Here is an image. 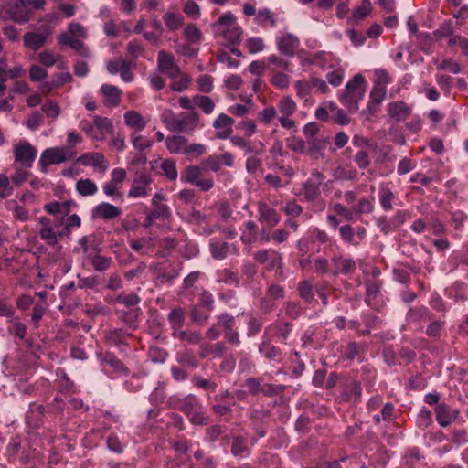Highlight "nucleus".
<instances>
[{"instance_id": "39", "label": "nucleus", "mask_w": 468, "mask_h": 468, "mask_svg": "<svg viewBox=\"0 0 468 468\" xmlns=\"http://www.w3.org/2000/svg\"><path fill=\"white\" fill-rule=\"evenodd\" d=\"M297 290L299 292L300 297L304 300L306 303H310L314 298V293L313 290V285L308 281H303L298 284Z\"/></svg>"}, {"instance_id": "32", "label": "nucleus", "mask_w": 468, "mask_h": 468, "mask_svg": "<svg viewBox=\"0 0 468 468\" xmlns=\"http://www.w3.org/2000/svg\"><path fill=\"white\" fill-rule=\"evenodd\" d=\"M333 262L336 270L343 274L351 273L356 270V262L352 259L335 257L333 259Z\"/></svg>"}, {"instance_id": "48", "label": "nucleus", "mask_w": 468, "mask_h": 468, "mask_svg": "<svg viewBox=\"0 0 468 468\" xmlns=\"http://www.w3.org/2000/svg\"><path fill=\"white\" fill-rule=\"evenodd\" d=\"M115 302L118 303H122L126 307H133L140 303V297L133 292L128 294L121 293L118 296H116Z\"/></svg>"}, {"instance_id": "27", "label": "nucleus", "mask_w": 468, "mask_h": 468, "mask_svg": "<svg viewBox=\"0 0 468 468\" xmlns=\"http://www.w3.org/2000/svg\"><path fill=\"white\" fill-rule=\"evenodd\" d=\"M195 106H197L205 114H211L215 109V102L213 100L205 95H195L193 97Z\"/></svg>"}, {"instance_id": "58", "label": "nucleus", "mask_w": 468, "mask_h": 468, "mask_svg": "<svg viewBox=\"0 0 468 468\" xmlns=\"http://www.w3.org/2000/svg\"><path fill=\"white\" fill-rule=\"evenodd\" d=\"M353 207H354L355 214L360 215V214H368V213L372 212L374 206H373V203L369 199L363 197Z\"/></svg>"}, {"instance_id": "40", "label": "nucleus", "mask_w": 468, "mask_h": 468, "mask_svg": "<svg viewBox=\"0 0 468 468\" xmlns=\"http://www.w3.org/2000/svg\"><path fill=\"white\" fill-rule=\"evenodd\" d=\"M318 130V125L315 122H309L303 128V133L307 138L308 144L313 147H319V140L316 138Z\"/></svg>"}, {"instance_id": "55", "label": "nucleus", "mask_w": 468, "mask_h": 468, "mask_svg": "<svg viewBox=\"0 0 468 468\" xmlns=\"http://www.w3.org/2000/svg\"><path fill=\"white\" fill-rule=\"evenodd\" d=\"M85 157L89 158V161L86 162L85 164L90 165L95 167H100L102 171H105L107 169V165H105V159L102 154L91 153L89 155H86Z\"/></svg>"}, {"instance_id": "63", "label": "nucleus", "mask_w": 468, "mask_h": 468, "mask_svg": "<svg viewBox=\"0 0 468 468\" xmlns=\"http://www.w3.org/2000/svg\"><path fill=\"white\" fill-rule=\"evenodd\" d=\"M452 34L453 28L450 21H444L440 25L439 28L433 32L435 38L438 40L452 36Z\"/></svg>"}, {"instance_id": "20", "label": "nucleus", "mask_w": 468, "mask_h": 468, "mask_svg": "<svg viewBox=\"0 0 468 468\" xmlns=\"http://www.w3.org/2000/svg\"><path fill=\"white\" fill-rule=\"evenodd\" d=\"M175 407L183 411L186 415L192 414L196 408H201L197 398L189 394L181 399H175Z\"/></svg>"}, {"instance_id": "35", "label": "nucleus", "mask_w": 468, "mask_h": 468, "mask_svg": "<svg viewBox=\"0 0 468 468\" xmlns=\"http://www.w3.org/2000/svg\"><path fill=\"white\" fill-rule=\"evenodd\" d=\"M93 120L97 133L102 136V140L104 139L105 133L112 132V123L108 118L97 115L94 116Z\"/></svg>"}, {"instance_id": "60", "label": "nucleus", "mask_w": 468, "mask_h": 468, "mask_svg": "<svg viewBox=\"0 0 468 468\" xmlns=\"http://www.w3.org/2000/svg\"><path fill=\"white\" fill-rule=\"evenodd\" d=\"M201 165L203 166V169L210 170L213 172H218L221 167L218 155H210L207 157L201 162Z\"/></svg>"}, {"instance_id": "46", "label": "nucleus", "mask_w": 468, "mask_h": 468, "mask_svg": "<svg viewBox=\"0 0 468 468\" xmlns=\"http://www.w3.org/2000/svg\"><path fill=\"white\" fill-rule=\"evenodd\" d=\"M259 351L261 355L270 360L275 359L281 354L280 349L274 346H271L268 341H263L260 345Z\"/></svg>"}, {"instance_id": "6", "label": "nucleus", "mask_w": 468, "mask_h": 468, "mask_svg": "<svg viewBox=\"0 0 468 468\" xmlns=\"http://www.w3.org/2000/svg\"><path fill=\"white\" fill-rule=\"evenodd\" d=\"M158 70L168 78L175 80L180 75V69L175 62V57L164 50L159 51L157 58Z\"/></svg>"}, {"instance_id": "15", "label": "nucleus", "mask_w": 468, "mask_h": 468, "mask_svg": "<svg viewBox=\"0 0 468 468\" xmlns=\"http://www.w3.org/2000/svg\"><path fill=\"white\" fill-rule=\"evenodd\" d=\"M167 320L171 327V335L183 329L186 321V310L182 307H176L171 310L167 315Z\"/></svg>"}, {"instance_id": "30", "label": "nucleus", "mask_w": 468, "mask_h": 468, "mask_svg": "<svg viewBox=\"0 0 468 468\" xmlns=\"http://www.w3.org/2000/svg\"><path fill=\"white\" fill-rule=\"evenodd\" d=\"M362 387L357 381H351L346 385V389L342 394L344 400H350L354 397V400L357 401L361 398Z\"/></svg>"}, {"instance_id": "34", "label": "nucleus", "mask_w": 468, "mask_h": 468, "mask_svg": "<svg viewBox=\"0 0 468 468\" xmlns=\"http://www.w3.org/2000/svg\"><path fill=\"white\" fill-rule=\"evenodd\" d=\"M101 362L109 365L117 372H123L128 374L127 367L112 353H105L101 357Z\"/></svg>"}, {"instance_id": "56", "label": "nucleus", "mask_w": 468, "mask_h": 468, "mask_svg": "<svg viewBox=\"0 0 468 468\" xmlns=\"http://www.w3.org/2000/svg\"><path fill=\"white\" fill-rule=\"evenodd\" d=\"M132 144L135 149L143 151L150 148L153 145V141L133 133L132 134Z\"/></svg>"}, {"instance_id": "3", "label": "nucleus", "mask_w": 468, "mask_h": 468, "mask_svg": "<svg viewBox=\"0 0 468 468\" xmlns=\"http://www.w3.org/2000/svg\"><path fill=\"white\" fill-rule=\"evenodd\" d=\"M74 151L71 147H52L46 149L40 156L39 165L43 172L52 164H61L73 158Z\"/></svg>"}, {"instance_id": "43", "label": "nucleus", "mask_w": 468, "mask_h": 468, "mask_svg": "<svg viewBox=\"0 0 468 468\" xmlns=\"http://www.w3.org/2000/svg\"><path fill=\"white\" fill-rule=\"evenodd\" d=\"M165 26L170 30H176L182 27L184 17L181 15L175 13H166L164 16Z\"/></svg>"}, {"instance_id": "12", "label": "nucleus", "mask_w": 468, "mask_h": 468, "mask_svg": "<svg viewBox=\"0 0 468 468\" xmlns=\"http://www.w3.org/2000/svg\"><path fill=\"white\" fill-rule=\"evenodd\" d=\"M459 410L452 409L445 403H441L435 408L436 420L441 427H446L454 421L459 416Z\"/></svg>"}, {"instance_id": "18", "label": "nucleus", "mask_w": 468, "mask_h": 468, "mask_svg": "<svg viewBox=\"0 0 468 468\" xmlns=\"http://www.w3.org/2000/svg\"><path fill=\"white\" fill-rule=\"evenodd\" d=\"M248 437L246 435H233L231 443V453L235 457H245L249 454Z\"/></svg>"}, {"instance_id": "59", "label": "nucleus", "mask_w": 468, "mask_h": 468, "mask_svg": "<svg viewBox=\"0 0 468 468\" xmlns=\"http://www.w3.org/2000/svg\"><path fill=\"white\" fill-rule=\"evenodd\" d=\"M246 47L250 54L261 52L264 49L265 45L261 37H250L246 41Z\"/></svg>"}, {"instance_id": "61", "label": "nucleus", "mask_w": 468, "mask_h": 468, "mask_svg": "<svg viewBox=\"0 0 468 468\" xmlns=\"http://www.w3.org/2000/svg\"><path fill=\"white\" fill-rule=\"evenodd\" d=\"M387 94L386 86L380 84H375L371 92H370V100L377 102V104H380L385 99Z\"/></svg>"}, {"instance_id": "33", "label": "nucleus", "mask_w": 468, "mask_h": 468, "mask_svg": "<svg viewBox=\"0 0 468 468\" xmlns=\"http://www.w3.org/2000/svg\"><path fill=\"white\" fill-rule=\"evenodd\" d=\"M297 109L295 101L291 97H283L278 102V111L282 115L291 116Z\"/></svg>"}, {"instance_id": "28", "label": "nucleus", "mask_w": 468, "mask_h": 468, "mask_svg": "<svg viewBox=\"0 0 468 468\" xmlns=\"http://www.w3.org/2000/svg\"><path fill=\"white\" fill-rule=\"evenodd\" d=\"M432 317V314L429 311L427 307L424 306L410 309L408 313V319L412 322L431 321Z\"/></svg>"}, {"instance_id": "8", "label": "nucleus", "mask_w": 468, "mask_h": 468, "mask_svg": "<svg viewBox=\"0 0 468 468\" xmlns=\"http://www.w3.org/2000/svg\"><path fill=\"white\" fill-rule=\"evenodd\" d=\"M151 183L152 178L149 175L143 172L136 173L133 180L132 188L128 193V197L136 198L148 196L149 191L151 190Z\"/></svg>"}, {"instance_id": "14", "label": "nucleus", "mask_w": 468, "mask_h": 468, "mask_svg": "<svg viewBox=\"0 0 468 468\" xmlns=\"http://www.w3.org/2000/svg\"><path fill=\"white\" fill-rule=\"evenodd\" d=\"M279 51L288 57H293L299 47V39L292 34H286L278 40Z\"/></svg>"}, {"instance_id": "41", "label": "nucleus", "mask_w": 468, "mask_h": 468, "mask_svg": "<svg viewBox=\"0 0 468 468\" xmlns=\"http://www.w3.org/2000/svg\"><path fill=\"white\" fill-rule=\"evenodd\" d=\"M395 199L393 192L389 188H380L379 190V202L382 208L386 211L393 208L392 202Z\"/></svg>"}, {"instance_id": "11", "label": "nucleus", "mask_w": 468, "mask_h": 468, "mask_svg": "<svg viewBox=\"0 0 468 468\" xmlns=\"http://www.w3.org/2000/svg\"><path fill=\"white\" fill-rule=\"evenodd\" d=\"M258 214V220L267 228H273L280 222L278 212L264 202L259 203Z\"/></svg>"}, {"instance_id": "45", "label": "nucleus", "mask_w": 468, "mask_h": 468, "mask_svg": "<svg viewBox=\"0 0 468 468\" xmlns=\"http://www.w3.org/2000/svg\"><path fill=\"white\" fill-rule=\"evenodd\" d=\"M211 254L215 259H224L229 252V244L226 242L213 241L210 244Z\"/></svg>"}, {"instance_id": "2", "label": "nucleus", "mask_w": 468, "mask_h": 468, "mask_svg": "<svg viewBox=\"0 0 468 468\" xmlns=\"http://www.w3.org/2000/svg\"><path fill=\"white\" fill-rule=\"evenodd\" d=\"M34 10L32 0H15L7 5L5 12L15 23L24 25L32 19Z\"/></svg>"}, {"instance_id": "64", "label": "nucleus", "mask_w": 468, "mask_h": 468, "mask_svg": "<svg viewBox=\"0 0 468 468\" xmlns=\"http://www.w3.org/2000/svg\"><path fill=\"white\" fill-rule=\"evenodd\" d=\"M271 82L273 86L282 90L288 87L289 77L284 73L273 71V76L271 80Z\"/></svg>"}, {"instance_id": "4", "label": "nucleus", "mask_w": 468, "mask_h": 468, "mask_svg": "<svg viewBox=\"0 0 468 468\" xmlns=\"http://www.w3.org/2000/svg\"><path fill=\"white\" fill-rule=\"evenodd\" d=\"M36 156L37 150L27 141H21L14 146V165H19L22 168L28 169Z\"/></svg>"}, {"instance_id": "16", "label": "nucleus", "mask_w": 468, "mask_h": 468, "mask_svg": "<svg viewBox=\"0 0 468 468\" xmlns=\"http://www.w3.org/2000/svg\"><path fill=\"white\" fill-rule=\"evenodd\" d=\"M122 211L117 207L103 202L96 206L92 211L94 218H102L105 220L113 219L121 215Z\"/></svg>"}, {"instance_id": "50", "label": "nucleus", "mask_w": 468, "mask_h": 468, "mask_svg": "<svg viewBox=\"0 0 468 468\" xmlns=\"http://www.w3.org/2000/svg\"><path fill=\"white\" fill-rule=\"evenodd\" d=\"M177 116L172 110H165L161 114V121L165 124L166 128L171 132H176Z\"/></svg>"}, {"instance_id": "21", "label": "nucleus", "mask_w": 468, "mask_h": 468, "mask_svg": "<svg viewBox=\"0 0 468 468\" xmlns=\"http://www.w3.org/2000/svg\"><path fill=\"white\" fill-rule=\"evenodd\" d=\"M388 113L396 121H402L410 116V108L403 101H395L388 104Z\"/></svg>"}, {"instance_id": "24", "label": "nucleus", "mask_w": 468, "mask_h": 468, "mask_svg": "<svg viewBox=\"0 0 468 468\" xmlns=\"http://www.w3.org/2000/svg\"><path fill=\"white\" fill-rule=\"evenodd\" d=\"M101 91L108 99L106 105L116 106L119 104L121 90L116 86L103 84L101 87Z\"/></svg>"}, {"instance_id": "37", "label": "nucleus", "mask_w": 468, "mask_h": 468, "mask_svg": "<svg viewBox=\"0 0 468 468\" xmlns=\"http://www.w3.org/2000/svg\"><path fill=\"white\" fill-rule=\"evenodd\" d=\"M76 189L81 196H91L98 190L96 184L90 179L79 180L76 183Z\"/></svg>"}, {"instance_id": "17", "label": "nucleus", "mask_w": 468, "mask_h": 468, "mask_svg": "<svg viewBox=\"0 0 468 468\" xmlns=\"http://www.w3.org/2000/svg\"><path fill=\"white\" fill-rule=\"evenodd\" d=\"M165 196L162 193H156L152 198L154 209L151 211V218H165L170 216V208L167 205L163 204Z\"/></svg>"}, {"instance_id": "22", "label": "nucleus", "mask_w": 468, "mask_h": 468, "mask_svg": "<svg viewBox=\"0 0 468 468\" xmlns=\"http://www.w3.org/2000/svg\"><path fill=\"white\" fill-rule=\"evenodd\" d=\"M24 44L33 50L41 48L46 43V36L40 33L27 32L23 37Z\"/></svg>"}, {"instance_id": "47", "label": "nucleus", "mask_w": 468, "mask_h": 468, "mask_svg": "<svg viewBox=\"0 0 468 468\" xmlns=\"http://www.w3.org/2000/svg\"><path fill=\"white\" fill-rule=\"evenodd\" d=\"M161 169L169 180L175 181L177 178V169L175 161L165 159L161 165Z\"/></svg>"}, {"instance_id": "52", "label": "nucleus", "mask_w": 468, "mask_h": 468, "mask_svg": "<svg viewBox=\"0 0 468 468\" xmlns=\"http://www.w3.org/2000/svg\"><path fill=\"white\" fill-rule=\"evenodd\" d=\"M136 67V63L133 61L122 60V65L120 69L121 78L125 82H131L133 80V74L131 69Z\"/></svg>"}, {"instance_id": "26", "label": "nucleus", "mask_w": 468, "mask_h": 468, "mask_svg": "<svg viewBox=\"0 0 468 468\" xmlns=\"http://www.w3.org/2000/svg\"><path fill=\"white\" fill-rule=\"evenodd\" d=\"M371 11V3L369 0H362L361 5L356 7L349 18L354 24H357L359 21L367 16Z\"/></svg>"}, {"instance_id": "62", "label": "nucleus", "mask_w": 468, "mask_h": 468, "mask_svg": "<svg viewBox=\"0 0 468 468\" xmlns=\"http://www.w3.org/2000/svg\"><path fill=\"white\" fill-rule=\"evenodd\" d=\"M13 187L7 176L0 174V198L5 199L11 196Z\"/></svg>"}, {"instance_id": "7", "label": "nucleus", "mask_w": 468, "mask_h": 468, "mask_svg": "<svg viewBox=\"0 0 468 468\" xmlns=\"http://www.w3.org/2000/svg\"><path fill=\"white\" fill-rule=\"evenodd\" d=\"M324 179V176L321 172L317 170L312 172L310 178L303 185V196L307 201H314L320 195V186Z\"/></svg>"}, {"instance_id": "36", "label": "nucleus", "mask_w": 468, "mask_h": 468, "mask_svg": "<svg viewBox=\"0 0 468 468\" xmlns=\"http://www.w3.org/2000/svg\"><path fill=\"white\" fill-rule=\"evenodd\" d=\"M56 228V226H52L50 228H40L38 230L40 239L46 241L49 246H55L58 243L57 231L55 230Z\"/></svg>"}, {"instance_id": "5", "label": "nucleus", "mask_w": 468, "mask_h": 468, "mask_svg": "<svg viewBox=\"0 0 468 468\" xmlns=\"http://www.w3.org/2000/svg\"><path fill=\"white\" fill-rule=\"evenodd\" d=\"M217 319V325L224 330L226 340L229 344L239 345V335L234 328L236 324L235 317L229 314H222Z\"/></svg>"}, {"instance_id": "42", "label": "nucleus", "mask_w": 468, "mask_h": 468, "mask_svg": "<svg viewBox=\"0 0 468 468\" xmlns=\"http://www.w3.org/2000/svg\"><path fill=\"white\" fill-rule=\"evenodd\" d=\"M178 80H174L170 84V88L174 91L182 92L188 89L189 84L191 82V78L187 74L180 72V75L177 77Z\"/></svg>"}, {"instance_id": "1", "label": "nucleus", "mask_w": 468, "mask_h": 468, "mask_svg": "<svg viewBox=\"0 0 468 468\" xmlns=\"http://www.w3.org/2000/svg\"><path fill=\"white\" fill-rule=\"evenodd\" d=\"M367 90V84L361 74H356L349 80L344 92L339 96L340 102L350 113L358 110V102L364 98Z\"/></svg>"}, {"instance_id": "13", "label": "nucleus", "mask_w": 468, "mask_h": 468, "mask_svg": "<svg viewBox=\"0 0 468 468\" xmlns=\"http://www.w3.org/2000/svg\"><path fill=\"white\" fill-rule=\"evenodd\" d=\"M292 324L289 322L276 321L265 328L266 336H278L282 342L288 339L292 332Z\"/></svg>"}, {"instance_id": "44", "label": "nucleus", "mask_w": 468, "mask_h": 468, "mask_svg": "<svg viewBox=\"0 0 468 468\" xmlns=\"http://www.w3.org/2000/svg\"><path fill=\"white\" fill-rule=\"evenodd\" d=\"M201 169L197 165H189L186 168L185 174L181 176V179L185 182L196 185L199 180Z\"/></svg>"}, {"instance_id": "19", "label": "nucleus", "mask_w": 468, "mask_h": 468, "mask_svg": "<svg viewBox=\"0 0 468 468\" xmlns=\"http://www.w3.org/2000/svg\"><path fill=\"white\" fill-rule=\"evenodd\" d=\"M172 337L179 340L185 345H198L202 342L203 339L199 331L191 329H182L181 331L176 333V335Z\"/></svg>"}, {"instance_id": "51", "label": "nucleus", "mask_w": 468, "mask_h": 468, "mask_svg": "<svg viewBox=\"0 0 468 468\" xmlns=\"http://www.w3.org/2000/svg\"><path fill=\"white\" fill-rule=\"evenodd\" d=\"M80 128L88 136L96 141H101L102 136L97 133L96 127L94 125V122H91L87 120H83L80 122Z\"/></svg>"}, {"instance_id": "57", "label": "nucleus", "mask_w": 468, "mask_h": 468, "mask_svg": "<svg viewBox=\"0 0 468 468\" xmlns=\"http://www.w3.org/2000/svg\"><path fill=\"white\" fill-rule=\"evenodd\" d=\"M197 90L204 93H209L213 89L212 77L209 75H202L197 80Z\"/></svg>"}, {"instance_id": "23", "label": "nucleus", "mask_w": 468, "mask_h": 468, "mask_svg": "<svg viewBox=\"0 0 468 468\" xmlns=\"http://www.w3.org/2000/svg\"><path fill=\"white\" fill-rule=\"evenodd\" d=\"M167 149L171 153L178 154L185 151L187 144V139L182 135L168 136L165 139Z\"/></svg>"}, {"instance_id": "54", "label": "nucleus", "mask_w": 468, "mask_h": 468, "mask_svg": "<svg viewBox=\"0 0 468 468\" xmlns=\"http://www.w3.org/2000/svg\"><path fill=\"white\" fill-rule=\"evenodd\" d=\"M71 81H72V76L69 72L55 73L50 80L51 85L55 89H58V88L62 87L64 84H66L68 82H71Z\"/></svg>"}, {"instance_id": "49", "label": "nucleus", "mask_w": 468, "mask_h": 468, "mask_svg": "<svg viewBox=\"0 0 468 468\" xmlns=\"http://www.w3.org/2000/svg\"><path fill=\"white\" fill-rule=\"evenodd\" d=\"M190 318L194 324L204 325L209 318V314L202 312L197 306H193L190 310Z\"/></svg>"}, {"instance_id": "38", "label": "nucleus", "mask_w": 468, "mask_h": 468, "mask_svg": "<svg viewBox=\"0 0 468 468\" xmlns=\"http://www.w3.org/2000/svg\"><path fill=\"white\" fill-rule=\"evenodd\" d=\"M381 285L382 282L378 280H369L366 282L367 293L365 301L367 304H370L371 301L378 296Z\"/></svg>"}, {"instance_id": "31", "label": "nucleus", "mask_w": 468, "mask_h": 468, "mask_svg": "<svg viewBox=\"0 0 468 468\" xmlns=\"http://www.w3.org/2000/svg\"><path fill=\"white\" fill-rule=\"evenodd\" d=\"M124 121L126 125L136 128L137 130H143L146 125L142 115L135 111L127 112L124 114Z\"/></svg>"}, {"instance_id": "25", "label": "nucleus", "mask_w": 468, "mask_h": 468, "mask_svg": "<svg viewBox=\"0 0 468 468\" xmlns=\"http://www.w3.org/2000/svg\"><path fill=\"white\" fill-rule=\"evenodd\" d=\"M225 349L226 346L223 342H218L216 344L206 343L200 346L199 356L201 358H207L211 354L221 356Z\"/></svg>"}, {"instance_id": "9", "label": "nucleus", "mask_w": 468, "mask_h": 468, "mask_svg": "<svg viewBox=\"0 0 468 468\" xmlns=\"http://www.w3.org/2000/svg\"><path fill=\"white\" fill-rule=\"evenodd\" d=\"M199 114L197 111L181 112L177 116L175 133H192L199 123Z\"/></svg>"}, {"instance_id": "29", "label": "nucleus", "mask_w": 468, "mask_h": 468, "mask_svg": "<svg viewBox=\"0 0 468 468\" xmlns=\"http://www.w3.org/2000/svg\"><path fill=\"white\" fill-rule=\"evenodd\" d=\"M88 257L90 259L93 269L97 271H104L110 269L112 264L111 257H106L99 253L93 256L89 255Z\"/></svg>"}, {"instance_id": "53", "label": "nucleus", "mask_w": 468, "mask_h": 468, "mask_svg": "<svg viewBox=\"0 0 468 468\" xmlns=\"http://www.w3.org/2000/svg\"><path fill=\"white\" fill-rule=\"evenodd\" d=\"M38 60L45 67H52L59 60V55L45 50L38 54Z\"/></svg>"}, {"instance_id": "10", "label": "nucleus", "mask_w": 468, "mask_h": 468, "mask_svg": "<svg viewBox=\"0 0 468 468\" xmlns=\"http://www.w3.org/2000/svg\"><path fill=\"white\" fill-rule=\"evenodd\" d=\"M254 260L260 264H265L268 270L281 269L282 267L281 254L271 250L257 251L254 254Z\"/></svg>"}]
</instances>
